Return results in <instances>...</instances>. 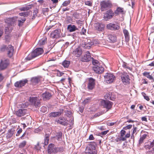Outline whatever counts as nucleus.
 Wrapping results in <instances>:
<instances>
[{"mask_svg":"<svg viewBox=\"0 0 154 154\" xmlns=\"http://www.w3.org/2000/svg\"><path fill=\"white\" fill-rule=\"evenodd\" d=\"M97 143L95 142H90L87 146L86 149V154H97L96 146Z\"/></svg>","mask_w":154,"mask_h":154,"instance_id":"obj_3","label":"nucleus"},{"mask_svg":"<svg viewBox=\"0 0 154 154\" xmlns=\"http://www.w3.org/2000/svg\"><path fill=\"white\" fill-rule=\"evenodd\" d=\"M147 136V134H144L141 136L139 141V144H140L143 143L144 140L146 137Z\"/></svg>","mask_w":154,"mask_h":154,"instance_id":"obj_38","label":"nucleus"},{"mask_svg":"<svg viewBox=\"0 0 154 154\" xmlns=\"http://www.w3.org/2000/svg\"><path fill=\"white\" fill-rule=\"evenodd\" d=\"M82 54V51L80 48H78L74 50L72 54L74 56L77 57H79Z\"/></svg>","mask_w":154,"mask_h":154,"instance_id":"obj_22","label":"nucleus"},{"mask_svg":"<svg viewBox=\"0 0 154 154\" xmlns=\"http://www.w3.org/2000/svg\"><path fill=\"white\" fill-rule=\"evenodd\" d=\"M48 109L46 106H42L41 108V111L43 113H45L47 111Z\"/></svg>","mask_w":154,"mask_h":154,"instance_id":"obj_48","label":"nucleus"},{"mask_svg":"<svg viewBox=\"0 0 154 154\" xmlns=\"http://www.w3.org/2000/svg\"><path fill=\"white\" fill-rule=\"evenodd\" d=\"M123 32L124 35L125 40L126 42H128L130 40L129 33L127 30L124 29L123 30Z\"/></svg>","mask_w":154,"mask_h":154,"instance_id":"obj_29","label":"nucleus"},{"mask_svg":"<svg viewBox=\"0 0 154 154\" xmlns=\"http://www.w3.org/2000/svg\"><path fill=\"white\" fill-rule=\"evenodd\" d=\"M63 110L57 112H51L49 114V116L50 117H57L59 116L63 113Z\"/></svg>","mask_w":154,"mask_h":154,"instance_id":"obj_24","label":"nucleus"},{"mask_svg":"<svg viewBox=\"0 0 154 154\" xmlns=\"http://www.w3.org/2000/svg\"><path fill=\"white\" fill-rule=\"evenodd\" d=\"M35 149L38 150H40V149L41 148L39 146V144L38 142L36 144V145H35L34 146Z\"/></svg>","mask_w":154,"mask_h":154,"instance_id":"obj_55","label":"nucleus"},{"mask_svg":"<svg viewBox=\"0 0 154 154\" xmlns=\"http://www.w3.org/2000/svg\"><path fill=\"white\" fill-rule=\"evenodd\" d=\"M92 63L94 65V66H95L97 65L96 64H98L99 62L97 60H93Z\"/></svg>","mask_w":154,"mask_h":154,"instance_id":"obj_56","label":"nucleus"},{"mask_svg":"<svg viewBox=\"0 0 154 154\" xmlns=\"http://www.w3.org/2000/svg\"><path fill=\"white\" fill-rule=\"evenodd\" d=\"M29 101L36 108H37L40 106V102L37 97H30Z\"/></svg>","mask_w":154,"mask_h":154,"instance_id":"obj_10","label":"nucleus"},{"mask_svg":"<svg viewBox=\"0 0 154 154\" xmlns=\"http://www.w3.org/2000/svg\"><path fill=\"white\" fill-rule=\"evenodd\" d=\"M106 28L112 31H116L119 29L120 26L118 23H110L106 26Z\"/></svg>","mask_w":154,"mask_h":154,"instance_id":"obj_7","label":"nucleus"},{"mask_svg":"<svg viewBox=\"0 0 154 154\" xmlns=\"http://www.w3.org/2000/svg\"><path fill=\"white\" fill-rule=\"evenodd\" d=\"M142 94L143 97L146 100L149 101L150 99L149 97L146 95V94L144 92L142 93Z\"/></svg>","mask_w":154,"mask_h":154,"instance_id":"obj_49","label":"nucleus"},{"mask_svg":"<svg viewBox=\"0 0 154 154\" xmlns=\"http://www.w3.org/2000/svg\"><path fill=\"white\" fill-rule=\"evenodd\" d=\"M22 130L21 128H19L18 130L17 133L16 134V136H19L20 134L22 132Z\"/></svg>","mask_w":154,"mask_h":154,"instance_id":"obj_54","label":"nucleus"},{"mask_svg":"<svg viewBox=\"0 0 154 154\" xmlns=\"http://www.w3.org/2000/svg\"><path fill=\"white\" fill-rule=\"evenodd\" d=\"M122 67L125 69H128L130 70H131V68L129 67L128 65L127 64V63L123 62L122 64Z\"/></svg>","mask_w":154,"mask_h":154,"instance_id":"obj_47","label":"nucleus"},{"mask_svg":"<svg viewBox=\"0 0 154 154\" xmlns=\"http://www.w3.org/2000/svg\"><path fill=\"white\" fill-rule=\"evenodd\" d=\"M42 96L44 99L48 100L51 97V95L49 92L46 91L45 92L43 93Z\"/></svg>","mask_w":154,"mask_h":154,"instance_id":"obj_31","label":"nucleus"},{"mask_svg":"<svg viewBox=\"0 0 154 154\" xmlns=\"http://www.w3.org/2000/svg\"><path fill=\"white\" fill-rule=\"evenodd\" d=\"M38 10L37 8L35 9L33 12V16L32 18V20H34L37 17V14L38 13Z\"/></svg>","mask_w":154,"mask_h":154,"instance_id":"obj_39","label":"nucleus"},{"mask_svg":"<svg viewBox=\"0 0 154 154\" xmlns=\"http://www.w3.org/2000/svg\"><path fill=\"white\" fill-rule=\"evenodd\" d=\"M27 82L28 80L27 79L20 80L16 82L14 84V86L17 88H21L24 86Z\"/></svg>","mask_w":154,"mask_h":154,"instance_id":"obj_15","label":"nucleus"},{"mask_svg":"<svg viewBox=\"0 0 154 154\" xmlns=\"http://www.w3.org/2000/svg\"><path fill=\"white\" fill-rule=\"evenodd\" d=\"M27 110L26 109L22 108L18 109L15 112V115L18 117H20L23 116L26 114Z\"/></svg>","mask_w":154,"mask_h":154,"instance_id":"obj_17","label":"nucleus"},{"mask_svg":"<svg viewBox=\"0 0 154 154\" xmlns=\"http://www.w3.org/2000/svg\"><path fill=\"white\" fill-rule=\"evenodd\" d=\"M51 35L53 38H57L60 37L59 30L56 29L51 33Z\"/></svg>","mask_w":154,"mask_h":154,"instance_id":"obj_26","label":"nucleus"},{"mask_svg":"<svg viewBox=\"0 0 154 154\" xmlns=\"http://www.w3.org/2000/svg\"><path fill=\"white\" fill-rule=\"evenodd\" d=\"M91 99V97H88L85 99L82 102V104L84 106L88 103Z\"/></svg>","mask_w":154,"mask_h":154,"instance_id":"obj_43","label":"nucleus"},{"mask_svg":"<svg viewBox=\"0 0 154 154\" xmlns=\"http://www.w3.org/2000/svg\"><path fill=\"white\" fill-rule=\"evenodd\" d=\"M15 131L14 128H12L10 130H9L8 133L7 134L6 137L7 139L11 138Z\"/></svg>","mask_w":154,"mask_h":154,"instance_id":"obj_34","label":"nucleus"},{"mask_svg":"<svg viewBox=\"0 0 154 154\" xmlns=\"http://www.w3.org/2000/svg\"><path fill=\"white\" fill-rule=\"evenodd\" d=\"M121 74V79L123 83L125 85L129 84L131 80L127 73L123 72Z\"/></svg>","mask_w":154,"mask_h":154,"instance_id":"obj_6","label":"nucleus"},{"mask_svg":"<svg viewBox=\"0 0 154 154\" xmlns=\"http://www.w3.org/2000/svg\"><path fill=\"white\" fill-rule=\"evenodd\" d=\"M142 83L143 84H147L148 82L146 81V79H143L142 80Z\"/></svg>","mask_w":154,"mask_h":154,"instance_id":"obj_64","label":"nucleus"},{"mask_svg":"<svg viewBox=\"0 0 154 154\" xmlns=\"http://www.w3.org/2000/svg\"><path fill=\"white\" fill-rule=\"evenodd\" d=\"M94 139V136H93V135L91 134L90 135L89 137V140H93Z\"/></svg>","mask_w":154,"mask_h":154,"instance_id":"obj_62","label":"nucleus"},{"mask_svg":"<svg viewBox=\"0 0 154 154\" xmlns=\"http://www.w3.org/2000/svg\"><path fill=\"white\" fill-rule=\"evenodd\" d=\"M31 8V7L30 5H29L20 8L19 9L21 11H28Z\"/></svg>","mask_w":154,"mask_h":154,"instance_id":"obj_42","label":"nucleus"},{"mask_svg":"<svg viewBox=\"0 0 154 154\" xmlns=\"http://www.w3.org/2000/svg\"><path fill=\"white\" fill-rule=\"evenodd\" d=\"M109 131L108 130L102 132L100 134L103 135H106Z\"/></svg>","mask_w":154,"mask_h":154,"instance_id":"obj_57","label":"nucleus"},{"mask_svg":"<svg viewBox=\"0 0 154 154\" xmlns=\"http://www.w3.org/2000/svg\"><path fill=\"white\" fill-rule=\"evenodd\" d=\"M55 122L58 123L65 126H67L68 125L66 119L63 117H60L58 119L56 120Z\"/></svg>","mask_w":154,"mask_h":154,"instance_id":"obj_23","label":"nucleus"},{"mask_svg":"<svg viewBox=\"0 0 154 154\" xmlns=\"http://www.w3.org/2000/svg\"><path fill=\"white\" fill-rule=\"evenodd\" d=\"M84 107H79V111L81 113H82L84 109Z\"/></svg>","mask_w":154,"mask_h":154,"instance_id":"obj_60","label":"nucleus"},{"mask_svg":"<svg viewBox=\"0 0 154 154\" xmlns=\"http://www.w3.org/2000/svg\"><path fill=\"white\" fill-rule=\"evenodd\" d=\"M114 12L115 16L119 14H124L125 13V11H124V8L120 7H118Z\"/></svg>","mask_w":154,"mask_h":154,"instance_id":"obj_21","label":"nucleus"},{"mask_svg":"<svg viewBox=\"0 0 154 154\" xmlns=\"http://www.w3.org/2000/svg\"><path fill=\"white\" fill-rule=\"evenodd\" d=\"M9 31V29L8 27L5 28V32L6 34H8Z\"/></svg>","mask_w":154,"mask_h":154,"instance_id":"obj_58","label":"nucleus"},{"mask_svg":"<svg viewBox=\"0 0 154 154\" xmlns=\"http://www.w3.org/2000/svg\"><path fill=\"white\" fill-rule=\"evenodd\" d=\"M70 0L65 1L62 4V5L63 6L66 7L69 5L70 3Z\"/></svg>","mask_w":154,"mask_h":154,"instance_id":"obj_46","label":"nucleus"},{"mask_svg":"<svg viewBox=\"0 0 154 154\" xmlns=\"http://www.w3.org/2000/svg\"><path fill=\"white\" fill-rule=\"evenodd\" d=\"M130 136V131H129L125 136V137H122L121 136L116 137L114 141L116 142H120L121 141H124L126 140V139L129 138Z\"/></svg>","mask_w":154,"mask_h":154,"instance_id":"obj_19","label":"nucleus"},{"mask_svg":"<svg viewBox=\"0 0 154 154\" xmlns=\"http://www.w3.org/2000/svg\"><path fill=\"white\" fill-rule=\"evenodd\" d=\"M9 63V60L8 59L2 60L0 63V70H3L5 69Z\"/></svg>","mask_w":154,"mask_h":154,"instance_id":"obj_13","label":"nucleus"},{"mask_svg":"<svg viewBox=\"0 0 154 154\" xmlns=\"http://www.w3.org/2000/svg\"><path fill=\"white\" fill-rule=\"evenodd\" d=\"M6 50L8 56L11 58L13 55L14 48V47L11 45H9L8 47L5 45H3L1 48V51H4Z\"/></svg>","mask_w":154,"mask_h":154,"instance_id":"obj_4","label":"nucleus"},{"mask_svg":"<svg viewBox=\"0 0 154 154\" xmlns=\"http://www.w3.org/2000/svg\"><path fill=\"white\" fill-rule=\"evenodd\" d=\"M141 120L142 121H144L145 122H147V118H146V117H145V116L142 117L141 118Z\"/></svg>","mask_w":154,"mask_h":154,"instance_id":"obj_63","label":"nucleus"},{"mask_svg":"<svg viewBox=\"0 0 154 154\" xmlns=\"http://www.w3.org/2000/svg\"><path fill=\"white\" fill-rule=\"evenodd\" d=\"M85 4L90 6H91L92 5V3L90 1H87L85 2Z\"/></svg>","mask_w":154,"mask_h":154,"instance_id":"obj_53","label":"nucleus"},{"mask_svg":"<svg viewBox=\"0 0 154 154\" xmlns=\"http://www.w3.org/2000/svg\"><path fill=\"white\" fill-rule=\"evenodd\" d=\"M31 11H27L26 12H22L19 14V15L21 16L27 17L29 15L32 14Z\"/></svg>","mask_w":154,"mask_h":154,"instance_id":"obj_37","label":"nucleus"},{"mask_svg":"<svg viewBox=\"0 0 154 154\" xmlns=\"http://www.w3.org/2000/svg\"><path fill=\"white\" fill-rule=\"evenodd\" d=\"M100 104L101 106H103L108 110L110 109L113 104V103L108 100H102L100 101Z\"/></svg>","mask_w":154,"mask_h":154,"instance_id":"obj_9","label":"nucleus"},{"mask_svg":"<svg viewBox=\"0 0 154 154\" xmlns=\"http://www.w3.org/2000/svg\"><path fill=\"white\" fill-rule=\"evenodd\" d=\"M51 134L50 133L45 132V137L44 138V144L46 145L48 143V142L49 139V137Z\"/></svg>","mask_w":154,"mask_h":154,"instance_id":"obj_33","label":"nucleus"},{"mask_svg":"<svg viewBox=\"0 0 154 154\" xmlns=\"http://www.w3.org/2000/svg\"><path fill=\"white\" fill-rule=\"evenodd\" d=\"M91 57L89 51H87L83 56L81 58L80 61L82 62H88L91 60Z\"/></svg>","mask_w":154,"mask_h":154,"instance_id":"obj_14","label":"nucleus"},{"mask_svg":"<svg viewBox=\"0 0 154 154\" xmlns=\"http://www.w3.org/2000/svg\"><path fill=\"white\" fill-rule=\"evenodd\" d=\"M115 123L114 122H108L107 123V125H108L109 126H112L113 125H114V124Z\"/></svg>","mask_w":154,"mask_h":154,"instance_id":"obj_61","label":"nucleus"},{"mask_svg":"<svg viewBox=\"0 0 154 154\" xmlns=\"http://www.w3.org/2000/svg\"><path fill=\"white\" fill-rule=\"evenodd\" d=\"M47 41L46 38H43L39 40L38 45L41 46L45 45Z\"/></svg>","mask_w":154,"mask_h":154,"instance_id":"obj_40","label":"nucleus"},{"mask_svg":"<svg viewBox=\"0 0 154 154\" xmlns=\"http://www.w3.org/2000/svg\"><path fill=\"white\" fill-rule=\"evenodd\" d=\"M79 14L76 12H75L73 14V16L76 19H78L79 18Z\"/></svg>","mask_w":154,"mask_h":154,"instance_id":"obj_51","label":"nucleus"},{"mask_svg":"<svg viewBox=\"0 0 154 154\" xmlns=\"http://www.w3.org/2000/svg\"><path fill=\"white\" fill-rule=\"evenodd\" d=\"M126 132L124 130H122L120 131V136L122 137H125L124 136Z\"/></svg>","mask_w":154,"mask_h":154,"instance_id":"obj_50","label":"nucleus"},{"mask_svg":"<svg viewBox=\"0 0 154 154\" xmlns=\"http://www.w3.org/2000/svg\"><path fill=\"white\" fill-rule=\"evenodd\" d=\"M132 130V133L134 134H136L139 131V130H138V128H137L134 127V125H133V127Z\"/></svg>","mask_w":154,"mask_h":154,"instance_id":"obj_44","label":"nucleus"},{"mask_svg":"<svg viewBox=\"0 0 154 154\" xmlns=\"http://www.w3.org/2000/svg\"><path fill=\"white\" fill-rule=\"evenodd\" d=\"M93 69L96 73L100 74L103 72L104 69L101 65H96L93 67Z\"/></svg>","mask_w":154,"mask_h":154,"instance_id":"obj_16","label":"nucleus"},{"mask_svg":"<svg viewBox=\"0 0 154 154\" xmlns=\"http://www.w3.org/2000/svg\"><path fill=\"white\" fill-rule=\"evenodd\" d=\"M41 78L40 76L33 77L32 78L31 81L33 84H36L40 82Z\"/></svg>","mask_w":154,"mask_h":154,"instance_id":"obj_30","label":"nucleus"},{"mask_svg":"<svg viewBox=\"0 0 154 154\" xmlns=\"http://www.w3.org/2000/svg\"><path fill=\"white\" fill-rule=\"evenodd\" d=\"M148 145L149 147V148L152 147L154 146V140L152 142H149Z\"/></svg>","mask_w":154,"mask_h":154,"instance_id":"obj_52","label":"nucleus"},{"mask_svg":"<svg viewBox=\"0 0 154 154\" xmlns=\"http://www.w3.org/2000/svg\"><path fill=\"white\" fill-rule=\"evenodd\" d=\"M104 77L105 80L107 83H112L115 79V76L111 73H106Z\"/></svg>","mask_w":154,"mask_h":154,"instance_id":"obj_11","label":"nucleus"},{"mask_svg":"<svg viewBox=\"0 0 154 154\" xmlns=\"http://www.w3.org/2000/svg\"><path fill=\"white\" fill-rule=\"evenodd\" d=\"M100 6L101 11L103 12L111 8L112 6V5L111 1L105 0L100 2Z\"/></svg>","mask_w":154,"mask_h":154,"instance_id":"obj_2","label":"nucleus"},{"mask_svg":"<svg viewBox=\"0 0 154 154\" xmlns=\"http://www.w3.org/2000/svg\"><path fill=\"white\" fill-rule=\"evenodd\" d=\"M105 98L106 99H109L112 100H114L116 98L114 95L112 94V93H107L104 96Z\"/></svg>","mask_w":154,"mask_h":154,"instance_id":"obj_28","label":"nucleus"},{"mask_svg":"<svg viewBox=\"0 0 154 154\" xmlns=\"http://www.w3.org/2000/svg\"><path fill=\"white\" fill-rule=\"evenodd\" d=\"M115 15L114 12L110 9L107 10L103 15V18L106 21L111 19Z\"/></svg>","mask_w":154,"mask_h":154,"instance_id":"obj_5","label":"nucleus"},{"mask_svg":"<svg viewBox=\"0 0 154 154\" xmlns=\"http://www.w3.org/2000/svg\"><path fill=\"white\" fill-rule=\"evenodd\" d=\"M143 75L151 80V82H154V77L150 75V72H145L143 73Z\"/></svg>","mask_w":154,"mask_h":154,"instance_id":"obj_25","label":"nucleus"},{"mask_svg":"<svg viewBox=\"0 0 154 154\" xmlns=\"http://www.w3.org/2000/svg\"><path fill=\"white\" fill-rule=\"evenodd\" d=\"M67 29L69 32H73L78 29L75 25L71 24L68 25Z\"/></svg>","mask_w":154,"mask_h":154,"instance_id":"obj_27","label":"nucleus"},{"mask_svg":"<svg viewBox=\"0 0 154 154\" xmlns=\"http://www.w3.org/2000/svg\"><path fill=\"white\" fill-rule=\"evenodd\" d=\"M70 64L69 61L65 60L62 63V65L65 68H68Z\"/></svg>","mask_w":154,"mask_h":154,"instance_id":"obj_41","label":"nucleus"},{"mask_svg":"<svg viewBox=\"0 0 154 154\" xmlns=\"http://www.w3.org/2000/svg\"><path fill=\"white\" fill-rule=\"evenodd\" d=\"M44 51L42 48H38L35 49L31 53L28 54L25 59L26 61L30 60L42 54Z\"/></svg>","mask_w":154,"mask_h":154,"instance_id":"obj_1","label":"nucleus"},{"mask_svg":"<svg viewBox=\"0 0 154 154\" xmlns=\"http://www.w3.org/2000/svg\"><path fill=\"white\" fill-rule=\"evenodd\" d=\"M108 37L110 41L112 43H114L116 41L117 37L114 35L109 34L108 35Z\"/></svg>","mask_w":154,"mask_h":154,"instance_id":"obj_32","label":"nucleus"},{"mask_svg":"<svg viewBox=\"0 0 154 154\" xmlns=\"http://www.w3.org/2000/svg\"><path fill=\"white\" fill-rule=\"evenodd\" d=\"M57 149L58 150V151H59L60 152H63V147L57 148Z\"/></svg>","mask_w":154,"mask_h":154,"instance_id":"obj_59","label":"nucleus"},{"mask_svg":"<svg viewBox=\"0 0 154 154\" xmlns=\"http://www.w3.org/2000/svg\"><path fill=\"white\" fill-rule=\"evenodd\" d=\"M87 84L88 89L89 90H92L95 87V79L91 77L88 78Z\"/></svg>","mask_w":154,"mask_h":154,"instance_id":"obj_8","label":"nucleus"},{"mask_svg":"<svg viewBox=\"0 0 154 154\" xmlns=\"http://www.w3.org/2000/svg\"><path fill=\"white\" fill-rule=\"evenodd\" d=\"M94 44V42L90 39H88L85 41L84 44H83V47L87 49L90 48L91 46Z\"/></svg>","mask_w":154,"mask_h":154,"instance_id":"obj_20","label":"nucleus"},{"mask_svg":"<svg viewBox=\"0 0 154 154\" xmlns=\"http://www.w3.org/2000/svg\"><path fill=\"white\" fill-rule=\"evenodd\" d=\"M48 152L49 154H55L58 152V150L54 144L50 143L48 147Z\"/></svg>","mask_w":154,"mask_h":154,"instance_id":"obj_12","label":"nucleus"},{"mask_svg":"<svg viewBox=\"0 0 154 154\" xmlns=\"http://www.w3.org/2000/svg\"><path fill=\"white\" fill-rule=\"evenodd\" d=\"M105 24L102 23H96L94 24V27L97 31L99 32H102L104 30Z\"/></svg>","mask_w":154,"mask_h":154,"instance_id":"obj_18","label":"nucleus"},{"mask_svg":"<svg viewBox=\"0 0 154 154\" xmlns=\"http://www.w3.org/2000/svg\"><path fill=\"white\" fill-rule=\"evenodd\" d=\"M30 134L31 132L29 131V129L27 130L23 134L20 138L21 139H23L24 137H27L28 136L30 135Z\"/></svg>","mask_w":154,"mask_h":154,"instance_id":"obj_35","label":"nucleus"},{"mask_svg":"<svg viewBox=\"0 0 154 154\" xmlns=\"http://www.w3.org/2000/svg\"><path fill=\"white\" fill-rule=\"evenodd\" d=\"M63 133L61 131H59L56 134V139L58 140H61L62 139Z\"/></svg>","mask_w":154,"mask_h":154,"instance_id":"obj_36","label":"nucleus"},{"mask_svg":"<svg viewBox=\"0 0 154 154\" xmlns=\"http://www.w3.org/2000/svg\"><path fill=\"white\" fill-rule=\"evenodd\" d=\"M26 141L24 140L20 143L19 145V147L20 148H22L24 147L26 145Z\"/></svg>","mask_w":154,"mask_h":154,"instance_id":"obj_45","label":"nucleus"}]
</instances>
